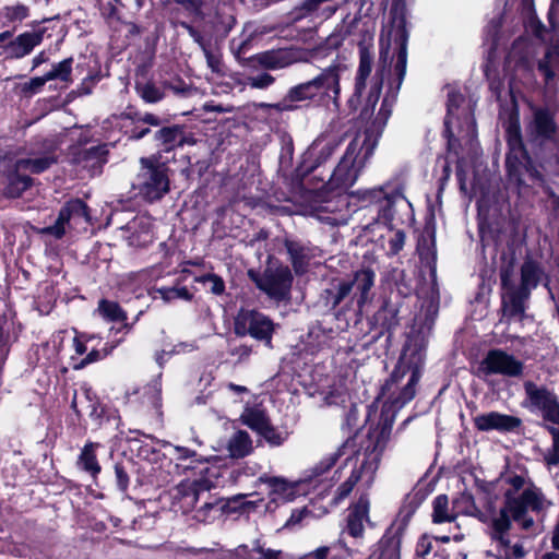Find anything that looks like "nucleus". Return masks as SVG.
<instances>
[{"label":"nucleus","instance_id":"nucleus-4","mask_svg":"<svg viewBox=\"0 0 559 559\" xmlns=\"http://www.w3.org/2000/svg\"><path fill=\"white\" fill-rule=\"evenodd\" d=\"M528 407L542 414L552 436V445L545 453L544 460L548 467H559V401L557 395L546 386L532 381L524 383Z\"/></svg>","mask_w":559,"mask_h":559},{"label":"nucleus","instance_id":"nucleus-30","mask_svg":"<svg viewBox=\"0 0 559 559\" xmlns=\"http://www.w3.org/2000/svg\"><path fill=\"white\" fill-rule=\"evenodd\" d=\"M400 301L385 300L374 313V323L390 331L399 325Z\"/></svg>","mask_w":559,"mask_h":559},{"label":"nucleus","instance_id":"nucleus-34","mask_svg":"<svg viewBox=\"0 0 559 559\" xmlns=\"http://www.w3.org/2000/svg\"><path fill=\"white\" fill-rule=\"evenodd\" d=\"M227 449L233 459H241L249 455L253 450L249 433L245 430L235 432L228 441Z\"/></svg>","mask_w":559,"mask_h":559},{"label":"nucleus","instance_id":"nucleus-43","mask_svg":"<svg viewBox=\"0 0 559 559\" xmlns=\"http://www.w3.org/2000/svg\"><path fill=\"white\" fill-rule=\"evenodd\" d=\"M368 559H400V542L394 537L382 538Z\"/></svg>","mask_w":559,"mask_h":559},{"label":"nucleus","instance_id":"nucleus-13","mask_svg":"<svg viewBox=\"0 0 559 559\" xmlns=\"http://www.w3.org/2000/svg\"><path fill=\"white\" fill-rule=\"evenodd\" d=\"M69 155L73 165L91 175H97L103 173V167L108 162L109 150L106 143L91 147L74 145L70 147Z\"/></svg>","mask_w":559,"mask_h":559},{"label":"nucleus","instance_id":"nucleus-9","mask_svg":"<svg viewBox=\"0 0 559 559\" xmlns=\"http://www.w3.org/2000/svg\"><path fill=\"white\" fill-rule=\"evenodd\" d=\"M90 222L91 216L87 205L80 199H73L61 207L53 225L38 228L36 233L59 240L66 235L67 228Z\"/></svg>","mask_w":559,"mask_h":559},{"label":"nucleus","instance_id":"nucleus-48","mask_svg":"<svg viewBox=\"0 0 559 559\" xmlns=\"http://www.w3.org/2000/svg\"><path fill=\"white\" fill-rule=\"evenodd\" d=\"M97 312L109 322H123L127 320L126 312L116 301L107 299L99 300Z\"/></svg>","mask_w":559,"mask_h":559},{"label":"nucleus","instance_id":"nucleus-50","mask_svg":"<svg viewBox=\"0 0 559 559\" xmlns=\"http://www.w3.org/2000/svg\"><path fill=\"white\" fill-rule=\"evenodd\" d=\"M487 177H460V188L469 198H478V202L485 199V193L480 186Z\"/></svg>","mask_w":559,"mask_h":559},{"label":"nucleus","instance_id":"nucleus-42","mask_svg":"<svg viewBox=\"0 0 559 559\" xmlns=\"http://www.w3.org/2000/svg\"><path fill=\"white\" fill-rule=\"evenodd\" d=\"M98 443L88 442L84 445L78 460V465L92 476H96L100 472V465L96 459V449Z\"/></svg>","mask_w":559,"mask_h":559},{"label":"nucleus","instance_id":"nucleus-33","mask_svg":"<svg viewBox=\"0 0 559 559\" xmlns=\"http://www.w3.org/2000/svg\"><path fill=\"white\" fill-rule=\"evenodd\" d=\"M454 518L459 515H468L480 521L486 520V515L477 508L475 500L469 493H460L452 501Z\"/></svg>","mask_w":559,"mask_h":559},{"label":"nucleus","instance_id":"nucleus-52","mask_svg":"<svg viewBox=\"0 0 559 559\" xmlns=\"http://www.w3.org/2000/svg\"><path fill=\"white\" fill-rule=\"evenodd\" d=\"M92 394H93L92 391L88 389H85L83 391V397L86 400V406H84V407L79 406V403H81V402L79 401V396L76 394L74 395L72 403H71V407L76 413V415L81 416L83 413H85L91 417L98 416L97 415L98 404H97V401H94V399L92 397Z\"/></svg>","mask_w":559,"mask_h":559},{"label":"nucleus","instance_id":"nucleus-6","mask_svg":"<svg viewBox=\"0 0 559 559\" xmlns=\"http://www.w3.org/2000/svg\"><path fill=\"white\" fill-rule=\"evenodd\" d=\"M169 490L171 510L187 514L195 508L199 499L215 486V471L202 466Z\"/></svg>","mask_w":559,"mask_h":559},{"label":"nucleus","instance_id":"nucleus-46","mask_svg":"<svg viewBox=\"0 0 559 559\" xmlns=\"http://www.w3.org/2000/svg\"><path fill=\"white\" fill-rule=\"evenodd\" d=\"M134 90L140 98L146 104H156L165 97V92L160 87L156 86L153 81L144 83L136 82Z\"/></svg>","mask_w":559,"mask_h":559},{"label":"nucleus","instance_id":"nucleus-58","mask_svg":"<svg viewBox=\"0 0 559 559\" xmlns=\"http://www.w3.org/2000/svg\"><path fill=\"white\" fill-rule=\"evenodd\" d=\"M158 293L165 301L174 299L189 300L191 298V294L186 287H164L159 288Z\"/></svg>","mask_w":559,"mask_h":559},{"label":"nucleus","instance_id":"nucleus-47","mask_svg":"<svg viewBox=\"0 0 559 559\" xmlns=\"http://www.w3.org/2000/svg\"><path fill=\"white\" fill-rule=\"evenodd\" d=\"M72 64L73 58H66L58 63H53L51 70L46 72L44 75L47 81L59 80L67 84L72 83Z\"/></svg>","mask_w":559,"mask_h":559},{"label":"nucleus","instance_id":"nucleus-24","mask_svg":"<svg viewBox=\"0 0 559 559\" xmlns=\"http://www.w3.org/2000/svg\"><path fill=\"white\" fill-rule=\"evenodd\" d=\"M325 305L332 309L344 305L346 310L355 309L356 301L348 280H338L324 290Z\"/></svg>","mask_w":559,"mask_h":559},{"label":"nucleus","instance_id":"nucleus-35","mask_svg":"<svg viewBox=\"0 0 559 559\" xmlns=\"http://www.w3.org/2000/svg\"><path fill=\"white\" fill-rule=\"evenodd\" d=\"M557 61H559V37L548 45L543 59L537 62V69L544 75L546 83H549L555 79L556 73L551 63Z\"/></svg>","mask_w":559,"mask_h":559},{"label":"nucleus","instance_id":"nucleus-45","mask_svg":"<svg viewBox=\"0 0 559 559\" xmlns=\"http://www.w3.org/2000/svg\"><path fill=\"white\" fill-rule=\"evenodd\" d=\"M115 118L117 121L118 130L129 140L134 141L136 133V128H134V106L129 105L122 112L117 115Z\"/></svg>","mask_w":559,"mask_h":559},{"label":"nucleus","instance_id":"nucleus-15","mask_svg":"<svg viewBox=\"0 0 559 559\" xmlns=\"http://www.w3.org/2000/svg\"><path fill=\"white\" fill-rule=\"evenodd\" d=\"M33 26L34 31L24 32L2 46L8 59H22L40 45L45 37H51L48 26H39L38 23H34Z\"/></svg>","mask_w":559,"mask_h":559},{"label":"nucleus","instance_id":"nucleus-54","mask_svg":"<svg viewBox=\"0 0 559 559\" xmlns=\"http://www.w3.org/2000/svg\"><path fill=\"white\" fill-rule=\"evenodd\" d=\"M9 22L23 21L29 15V8L25 4L5 5L0 12Z\"/></svg>","mask_w":559,"mask_h":559},{"label":"nucleus","instance_id":"nucleus-63","mask_svg":"<svg viewBox=\"0 0 559 559\" xmlns=\"http://www.w3.org/2000/svg\"><path fill=\"white\" fill-rule=\"evenodd\" d=\"M201 282H203L204 284H209L210 290L215 295H221L225 290L224 281L216 274L211 273L202 276Z\"/></svg>","mask_w":559,"mask_h":559},{"label":"nucleus","instance_id":"nucleus-11","mask_svg":"<svg viewBox=\"0 0 559 559\" xmlns=\"http://www.w3.org/2000/svg\"><path fill=\"white\" fill-rule=\"evenodd\" d=\"M451 124V117H444L442 135L447 139V152L437 157L436 169H440L441 175H451L454 166L455 175H466L467 163L462 155V144L454 135Z\"/></svg>","mask_w":559,"mask_h":559},{"label":"nucleus","instance_id":"nucleus-16","mask_svg":"<svg viewBox=\"0 0 559 559\" xmlns=\"http://www.w3.org/2000/svg\"><path fill=\"white\" fill-rule=\"evenodd\" d=\"M502 288V310L509 318L522 319L525 312V301L530 294L515 287L511 282V271L509 267L502 269L500 273Z\"/></svg>","mask_w":559,"mask_h":559},{"label":"nucleus","instance_id":"nucleus-12","mask_svg":"<svg viewBox=\"0 0 559 559\" xmlns=\"http://www.w3.org/2000/svg\"><path fill=\"white\" fill-rule=\"evenodd\" d=\"M390 41H386V44H383L382 41L380 43L376 74L373 76L366 104L358 117L361 122L369 121L373 116L376 105L380 98L384 76L390 71L392 64L393 57L390 56Z\"/></svg>","mask_w":559,"mask_h":559},{"label":"nucleus","instance_id":"nucleus-51","mask_svg":"<svg viewBox=\"0 0 559 559\" xmlns=\"http://www.w3.org/2000/svg\"><path fill=\"white\" fill-rule=\"evenodd\" d=\"M350 27L352 25L347 26L345 29L342 27L340 31H334L324 39L320 48L325 53L337 50L343 45L346 37L352 34Z\"/></svg>","mask_w":559,"mask_h":559},{"label":"nucleus","instance_id":"nucleus-19","mask_svg":"<svg viewBox=\"0 0 559 559\" xmlns=\"http://www.w3.org/2000/svg\"><path fill=\"white\" fill-rule=\"evenodd\" d=\"M522 420L512 415L501 414L499 412H488L474 417V426L479 431L497 430L499 432H511L518 430Z\"/></svg>","mask_w":559,"mask_h":559},{"label":"nucleus","instance_id":"nucleus-20","mask_svg":"<svg viewBox=\"0 0 559 559\" xmlns=\"http://www.w3.org/2000/svg\"><path fill=\"white\" fill-rule=\"evenodd\" d=\"M361 39L358 41L359 64L355 76L357 91L366 88L367 79L370 76L373 63V32L368 28L361 29Z\"/></svg>","mask_w":559,"mask_h":559},{"label":"nucleus","instance_id":"nucleus-61","mask_svg":"<svg viewBox=\"0 0 559 559\" xmlns=\"http://www.w3.org/2000/svg\"><path fill=\"white\" fill-rule=\"evenodd\" d=\"M259 435H261L271 445L278 447L281 445L285 437L274 428L271 423H269L265 429H262Z\"/></svg>","mask_w":559,"mask_h":559},{"label":"nucleus","instance_id":"nucleus-64","mask_svg":"<svg viewBox=\"0 0 559 559\" xmlns=\"http://www.w3.org/2000/svg\"><path fill=\"white\" fill-rule=\"evenodd\" d=\"M310 511L307 508L296 509L292 512L288 520L285 522V528H295L301 525L302 521L310 515Z\"/></svg>","mask_w":559,"mask_h":559},{"label":"nucleus","instance_id":"nucleus-27","mask_svg":"<svg viewBox=\"0 0 559 559\" xmlns=\"http://www.w3.org/2000/svg\"><path fill=\"white\" fill-rule=\"evenodd\" d=\"M58 162L55 155V150L49 151L46 155L35 158H21L16 162L15 174L21 175V171H29L31 174L38 175Z\"/></svg>","mask_w":559,"mask_h":559},{"label":"nucleus","instance_id":"nucleus-59","mask_svg":"<svg viewBox=\"0 0 559 559\" xmlns=\"http://www.w3.org/2000/svg\"><path fill=\"white\" fill-rule=\"evenodd\" d=\"M23 152H24V147H17L15 150L5 148L2 152V154L0 155V163L12 168L8 175L15 174L16 162H19L21 159V158H19V156L21 154H23Z\"/></svg>","mask_w":559,"mask_h":559},{"label":"nucleus","instance_id":"nucleus-57","mask_svg":"<svg viewBox=\"0 0 559 559\" xmlns=\"http://www.w3.org/2000/svg\"><path fill=\"white\" fill-rule=\"evenodd\" d=\"M144 394L146 396V404L148 407H152L155 411H158L160 407V383L158 381H154V383L147 385L144 389Z\"/></svg>","mask_w":559,"mask_h":559},{"label":"nucleus","instance_id":"nucleus-38","mask_svg":"<svg viewBox=\"0 0 559 559\" xmlns=\"http://www.w3.org/2000/svg\"><path fill=\"white\" fill-rule=\"evenodd\" d=\"M3 179L0 193L12 199L21 197L33 183L32 177H3Z\"/></svg>","mask_w":559,"mask_h":559},{"label":"nucleus","instance_id":"nucleus-36","mask_svg":"<svg viewBox=\"0 0 559 559\" xmlns=\"http://www.w3.org/2000/svg\"><path fill=\"white\" fill-rule=\"evenodd\" d=\"M240 419L246 426L257 431L258 433L262 429H265L266 425L270 423L264 408L259 405L246 406L240 416Z\"/></svg>","mask_w":559,"mask_h":559},{"label":"nucleus","instance_id":"nucleus-26","mask_svg":"<svg viewBox=\"0 0 559 559\" xmlns=\"http://www.w3.org/2000/svg\"><path fill=\"white\" fill-rule=\"evenodd\" d=\"M173 451L175 459L177 460L176 469L178 474L187 473L188 471L194 473L198 472L200 467L204 466V460H202L194 450L186 447L174 445Z\"/></svg>","mask_w":559,"mask_h":559},{"label":"nucleus","instance_id":"nucleus-28","mask_svg":"<svg viewBox=\"0 0 559 559\" xmlns=\"http://www.w3.org/2000/svg\"><path fill=\"white\" fill-rule=\"evenodd\" d=\"M544 276V271L539 263L534 260L527 259L521 266V285L520 289L524 290V294H530L540 283Z\"/></svg>","mask_w":559,"mask_h":559},{"label":"nucleus","instance_id":"nucleus-60","mask_svg":"<svg viewBox=\"0 0 559 559\" xmlns=\"http://www.w3.org/2000/svg\"><path fill=\"white\" fill-rule=\"evenodd\" d=\"M293 153H294V147L292 144L284 146L282 148L280 158H278L280 166H278L277 175H287V171L290 168L292 163H293Z\"/></svg>","mask_w":559,"mask_h":559},{"label":"nucleus","instance_id":"nucleus-44","mask_svg":"<svg viewBox=\"0 0 559 559\" xmlns=\"http://www.w3.org/2000/svg\"><path fill=\"white\" fill-rule=\"evenodd\" d=\"M357 156L355 154V148H352V144H349L338 162V164L333 169L332 174L333 176L336 175H359L361 167L356 166L357 163Z\"/></svg>","mask_w":559,"mask_h":559},{"label":"nucleus","instance_id":"nucleus-41","mask_svg":"<svg viewBox=\"0 0 559 559\" xmlns=\"http://www.w3.org/2000/svg\"><path fill=\"white\" fill-rule=\"evenodd\" d=\"M432 522L436 524L455 521L453 507L445 495L437 496L432 501Z\"/></svg>","mask_w":559,"mask_h":559},{"label":"nucleus","instance_id":"nucleus-23","mask_svg":"<svg viewBox=\"0 0 559 559\" xmlns=\"http://www.w3.org/2000/svg\"><path fill=\"white\" fill-rule=\"evenodd\" d=\"M370 501L367 493L362 492L358 500L348 509L347 532L357 538L364 535L365 523L369 522Z\"/></svg>","mask_w":559,"mask_h":559},{"label":"nucleus","instance_id":"nucleus-10","mask_svg":"<svg viewBox=\"0 0 559 559\" xmlns=\"http://www.w3.org/2000/svg\"><path fill=\"white\" fill-rule=\"evenodd\" d=\"M258 288L275 301L288 300L293 274L288 266L267 267L262 275L253 278Z\"/></svg>","mask_w":559,"mask_h":559},{"label":"nucleus","instance_id":"nucleus-25","mask_svg":"<svg viewBox=\"0 0 559 559\" xmlns=\"http://www.w3.org/2000/svg\"><path fill=\"white\" fill-rule=\"evenodd\" d=\"M331 1L332 0H302V2L299 5H297L292 12L294 16L293 19L295 21H298L300 19L313 15H316L317 17L329 19L336 12L337 7H321L322 4Z\"/></svg>","mask_w":559,"mask_h":559},{"label":"nucleus","instance_id":"nucleus-62","mask_svg":"<svg viewBox=\"0 0 559 559\" xmlns=\"http://www.w3.org/2000/svg\"><path fill=\"white\" fill-rule=\"evenodd\" d=\"M464 96L456 91H452L448 93L447 97V115L445 117H452L454 111L457 110L461 105L464 103Z\"/></svg>","mask_w":559,"mask_h":559},{"label":"nucleus","instance_id":"nucleus-21","mask_svg":"<svg viewBox=\"0 0 559 559\" xmlns=\"http://www.w3.org/2000/svg\"><path fill=\"white\" fill-rule=\"evenodd\" d=\"M348 282L355 297L356 311L361 312L362 308L372 299L376 273L369 267H364L356 271Z\"/></svg>","mask_w":559,"mask_h":559},{"label":"nucleus","instance_id":"nucleus-14","mask_svg":"<svg viewBox=\"0 0 559 559\" xmlns=\"http://www.w3.org/2000/svg\"><path fill=\"white\" fill-rule=\"evenodd\" d=\"M480 370L487 376L500 374L516 378L523 374L524 364L502 349H491L483 359Z\"/></svg>","mask_w":559,"mask_h":559},{"label":"nucleus","instance_id":"nucleus-2","mask_svg":"<svg viewBox=\"0 0 559 559\" xmlns=\"http://www.w3.org/2000/svg\"><path fill=\"white\" fill-rule=\"evenodd\" d=\"M502 489L504 502L499 512L491 518L488 534L497 547L498 555L508 556L512 521L528 530L534 525L530 512L542 514L551 506V501L524 475H507L502 479Z\"/></svg>","mask_w":559,"mask_h":559},{"label":"nucleus","instance_id":"nucleus-39","mask_svg":"<svg viewBox=\"0 0 559 559\" xmlns=\"http://www.w3.org/2000/svg\"><path fill=\"white\" fill-rule=\"evenodd\" d=\"M329 155L330 152L324 153L322 151L319 155H316L314 152L307 151L300 156L297 167L290 175H311L326 160Z\"/></svg>","mask_w":559,"mask_h":559},{"label":"nucleus","instance_id":"nucleus-37","mask_svg":"<svg viewBox=\"0 0 559 559\" xmlns=\"http://www.w3.org/2000/svg\"><path fill=\"white\" fill-rule=\"evenodd\" d=\"M225 507L221 499L213 498L197 509L193 518L200 523H212L223 515Z\"/></svg>","mask_w":559,"mask_h":559},{"label":"nucleus","instance_id":"nucleus-1","mask_svg":"<svg viewBox=\"0 0 559 559\" xmlns=\"http://www.w3.org/2000/svg\"><path fill=\"white\" fill-rule=\"evenodd\" d=\"M423 366V350L413 348L411 344H407L391 378L382 388V395L386 399L381 413L383 424L372 453L369 454L367 460L358 464V460L353 456L354 449H349L348 442H345L336 451L322 459L299 481H289L277 476H261V483L269 489L266 509L273 510L278 504L293 501L304 484L311 485L319 481V478L336 464L338 466L331 477L333 483L338 484L333 497L335 504L345 500L356 485H358V490L370 488L374 480L378 461L390 441L395 413L414 399Z\"/></svg>","mask_w":559,"mask_h":559},{"label":"nucleus","instance_id":"nucleus-18","mask_svg":"<svg viewBox=\"0 0 559 559\" xmlns=\"http://www.w3.org/2000/svg\"><path fill=\"white\" fill-rule=\"evenodd\" d=\"M304 50L295 47L271 49L255 56L258 63L264 69L277 70L302 60Z\"/></svg>","mask_w":559,"mask_h":559},{"label":"nucleus","instance_id":"nucleus-49","mask_svg":"<svg viewBox=\"0 0 559 559\" xmlns=\"http://www.w3.org/2000/svg\"><path fill=\"white\" fill-rule=\"evenodd\" d=\"M530 40L524 36H519L512 43L511 52L515 58L518 66L530 68L531 60L528 57Z\"/></svg>","mask_w":559,"mask_h":559},{"label":"nucleus","instance_id":"nucleus-22","mask_svg":"<svg viewBox=\"0 0 559 559\" xmlns=\"http://www.w3.org/2000/svg\"><path fill=\"white\" fill-rule=\"evenodd\" d=\"M285 248L297 275L305 274L309 269L310 261L320 254V250L317 247L299 240L286 239Z\"/></svg>","mask_w":559,"mask_h":559},{"label":"nucleus","instance_id":"nucleus-5","mask_svg":"<svg viewBox=\"0 0 559 559\" xmlns=\"http://www.w3.org/2000/svg\"><path fill=\"white\" fill-rule=\"evenodd\" d=\"M508 153L506 156V175H542L543 163L537 154L532 155L523 143L520 120L510 116L506 127Z\"/></svg>","mask_w":559,"mask_h":559},{"label":"nucleus","instance_id":"nucleus-55","mask_svg":"<svg viewBox=\"0 0 559 559\" xmlns=\"http://www.w3.org/2000/svg\"><path fill=\"white\" fill-rule=\"evenodd\" d=\"M103 74L99 67L90 71L87 75L82 80L78 86L79 95H90L93 92L95 85L102 80Z\"/></svg>","mask_w":559,"mask_h":559},{"label":"nucleus","instance_id":"nucleus-17","mask_svg":"<svg viewBox=\"0 0 559 559\" xmlns=\"http://www.w3.org/2000/svg\"><path fill=\"white\" fill-rule=\"evenodd\" d=\"M154 133V141L163 147V152L169 153L177 147L194 145L197 140L193 133L187 131L185 124L160 126Z\"/></svg>","mask_w":559,"mask_h":559},{"label":"nucleus","instance_id":"nucleus-3","mask_svg":"<svg viewBox=\"0 0 559 559\" xmlns=\"http://www.w3.org/2000/svg\"><path fill=\"white\" fill-rule=\"evenodd\" d=\"M340 95V66L332 64L321 70L313 79L292 86L280 102L270 104L269 107L276 112L310 107L329 108L331 104L338 108Z\"/></svg>","mask_w":559,"mask_h":559},{"label":"nucleus","instance_id":"nucleus-56","mask_svg":"<svg viewBox=\"0 0 559 559\" xmlns=\"http://www.w3.org/2000/svg\"><path fill=\"white\" fill-rule=\"evenodd\" d=\"M45 75L32 78L29 81L21 84V94L24 97H32L33 95L41 92L43 87L47 83Z\"/></svg>","mask_w":559,"mask_h":559},{"label":"nucleus","instance_id":"nucleus-8","mask_svg":"<svg viewBox=\"0 0 559 559\" xmlns=\"http://www.w3.org/2000/svg\"><path fill=\"white\" fill-rule=\"evenodd\" d=\"M275 325L273 321L262 312L241 309L234 321V332L237 336H251L272 346V336Z\"/></svg>","mask_w":559,"mask_h":559},{"label":"nucleus","instance_id":"nucleus-7","mask_svg":"<svg viewBox=\"0 0 559 559\" xmlns=\"http://www.w3.org/2000/svg\"><path fill=\"white\" fill-rule=\"evenodd\" d=\"M408 31L406 28V21L402 17L395 28L394 33V43L396 45V60L394 64V72L396 75V87L395 92L391 97L386 95L381 103L380 109L372 124L383 128L391 114L393 105L396 100L397 92L404 81L406 75V67H407V45H408Z\"/></svg>","mask_w":559,"mask_h":559},{"label":"nucleus","instance_id":"nucleus-53","mask_svg":"<svg viewBox=\"0 0 559 559\" xmlns=\"http://www.w3.org/2000/svg\"><path fill=\"white\" fill-rule=\"evenodd\" d=\"M134 115H135L134 128H136V130H140L141 128L145 127L146 124L157 128L167 121L166 119L162 118L160 116H158L156 114L148 112V111H141L136 107H134Z\"/></svg>","mask_w":559,"mask_h":559},{"label":"nucleus","instance_id":"nucleus-40","mask_svg":"<svg viewBox=\"0 0 559 559\" xmlns=\"http://www.w3.org/2000/svg\"><path fill=\"white\" fill-rule=\"evenodd\" d=\"M140 164L142 169L147 170V175H174L175 170H173L168 160L164 158L160 152L152 154L147 157H141Z\"/></svg>","mask_w":559,"mask_h":559},{"label":"nucleus","instance_id":"nucleus-29","mask_svg":"<svg viewBox=\"0 0 559 559\" xmlns=\"http://www.w3.org/2000/svg\"><path fill=\"white\" fill-rule=\"evenodd\" d=\"M533 129L536 138L552 139L557 131V124L548 109L538 108L534 112Z\"/></svg>","mask_w":559,"mask_h":559},{"label":"nucleus","instance_id":"nucleus-32","mask_svg":"<svg viewBox=\"0 0 559 559\" xmlns=\"http://www.w3.org/2000/svg\"><path fill=\"white\" fill-rule=\"evenodd\" d=\"M169 189L168 177H147L141 185L140 194L152 202L160 199Z\"/></svg>","mask_w":559,"mask_h":559},{"label":"nucleus","instance_id":"nucleus-31","mask_svg":"<svg viewBox=\"0 0 559 559\" xmlns=\"http://www.w3.org/2000/svg\"><path fill=\"white\" fill-rule=\"evenodd\" d=\"M483 72L492 96L496 100H501L504 91V76L500 74L498 64L490 57L484 63Z\"/></svg>","mask_w":559,"mask_h":559}]
</instances>
